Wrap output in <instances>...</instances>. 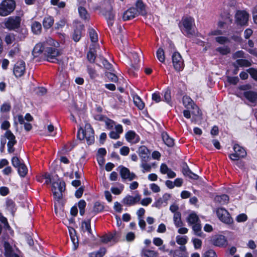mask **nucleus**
<instances>
[{
  "label": "nucleus",
  "instance_id": "obj_58",
  "mask_svg": "<svg viewBox=\"0 0 257 257\" xmlns=\"http://www.w3.org/2000/svg\"><path fill=\"white\" fill-rule=\"evenodd\" d=\"M11 109V105L10 102L4 103L1 107V111L3 112H9Z\"/></svg>",
  "mask_w": 257,
  "mask_h": 257
},
{
  "label": "nucleus",
  "instance_id": "obj_7",
  "mask_svg": "<svg viewBox=\"0 0 257 257\" xmlns=\"http://www.w3.org/2000/svg\"><path fill=\"white\" fill-rule=\"evenodd\" d=\"M21 18L19 16H10L6 19L4 23L5 27L9 30H14L20 28Z\"/></svg>",
  "mask_w": 257,
  "mask_h": 257
},
{
  "label": "nucleus",
  "instance_id": "obj_5",
  "mask_svg": "<svg viewBox=\"0 0 257 257\" xmlns=\"http://www.w3.org/2000/svg\"><path fill=\"white\" fill-rule=\"evenodd\" d=\"M66 190V184L62 178H58V180L52 183V190L53 197L58 200L61 199L63 197V192Z\"/></svg>",
  "mask_w": 257,
  "mask_h": 257
},
{
  "label": "nucleus",
  "instance_id": "obj_36",
  "mask_svg": "<svg viewBox=\"0 0 257 257\" xmlns=\"http://www.w3.org/2000/svg\"><path fill=\"white\" fill-rule=\"evenodd\" d=\"M78 13L80 18L84 20H89L90 18L89 14L86 9L80 6L78 9Z\"/></svg>",
  "mask_w": 257,
  "mask_h": 257
},
{
  "label": "nucleus",
  "instance_id": "obj_17",
  "mask_svg": "<svg viewBox=\"0 0 257 257\" xmlns=\"http://www.w3.org/2000/svg\"><path fill=\"white\" fill-rule=\"evenodd\" d=\"M118 168L120 169L119 174L122 179L132 181L137 178L136 175L133 172H131L127 168L121 165Z\"/></svg>",
  "mask_w": 257,
  "mask_h": 257
},
{
  "label": "nucleus",
  "instance_id": "obj_43",
  "mask_svg": "<svg viewBox=\"0 0 257 257\" xmlns=\"http://www.w3.org/2000/svg\"><path fill=\"white\" fill-rule=\"evenodd\" d=\"M173 219L174 224L176 227H179L183 225V222L181 220V214L180 212H177L174 215Z\"/></svg>",
  "mask_w": 257,
  "mask_h": 257
},
{
  "label": "nucleus",
  "instance_id": "obj_37",
  "mask_svg": "<svg viewBox=\"0 0 257 257\" xmlns=\"http://www.w3.org/2000/svg\"><path fill=\"white\" fill-rule=\"evenodd\" d=\"M106 249L105 247H100L96 251L89 253V257H103L106 253Z\"/></svg>",
  "mask_w": 257,
  "mask_h": 257
},
{
  "label": "nucleus",
  "instance_id": "obj_62",
  "mask_svg": "<svg viewBox=\"0 0 257 257\" xmlns=\"http://www.w3.org/2000/svg\"><path fill=\"white\" fill-rule=\"evenodd\" d=\"M15 40V36L12 34H7L5 38V41L7 45L11 44Z\"/></svg>",
  "mask_w": 257,
  "mask_h": 257
},
{
  "label": "nucleus",
  "instance_id": "obj_51",
  "mask_svg": "<svg viewBox=\"0 0 257 257\" xmlns=\"http://www.w3.org/2000/svg\"><path fill=\"white\" fill-rule=\"evenodd\" d=\"M143 255L146 257H157L158 252L150 250V249H143Z\"/></svg>",
  "mask_w": 257,
  "mask_h": 257
},
{
  "label": "nucleus",
  "instance_id": "obj_3",
  "mask_svg": "<svg viewBox=\"0 0 257 257\" xmlns=\"http://www.w3.org/2000/svg\"><path fill=\"white\" fill-rule=\"evenodd\" d=\"M77 138L81 141L85 139L88 145L94 144L95 141L94 131L91 125L89 123L85 124L84 130L80 127L78 130Z\"/></svg>",
  "mask_w": 257,
  "mask_h": 257
},
{
  "label": "nucleus",
  "instance_id": "obj_20",
  "mask_svg": "<svg viewBox=\"0 0 257 257\" xmlns=\"http://www.w3.org/2000/svg\"><path fill=\"white\" fill-rule=\"evenodd\" d=\"M137 16H138V15L137 13L136 8L132 7L123 13L122 15V20L124 21H129L133 19Z\"/></svg>",
  "mask_w": 257,
  "mask_h": 257
},
{
  "label": "nucleus",
  "instance_id": "obj_15",
  "mask_svg": "<svg viewBox=\"0 0 257 257\" xmlns=\"http://www.w3.org/2000/svg\"><path fill=\"white\" fill-rule=\"evenodd\" d=\"M235 17L236 23L240 26L245 25L248 20V14L245 11H238Z\"/></svg>",
  "mask_w": 257,
  "mask_h": 257
},
{
  "label": "nucleus",
  "instance_id": "obj_27",
  "mask_svg": "<svg viewBox=\"0 0 257 257\" xmlns=\"http://www.w3.org/2000/svg\"><path fill=\"white\" fill-rule=\"evenodd\" d=\"M46 47H45V46H44L42 43L37 44L34 47L32 51V54L34 57H38L43 52H44Z\"/></svg>",
  "mask_w": 257,
  "mask_h": 257
},
{
  "label": "nucleus",
  "instance_id": "obj_50",
  "mask_svg": "<svg viewBox=\"0 0 257 257\" xmlns=\"http://www.w3.org/2000/svg\"><path fill=\"white\" fill-rule=\"evenodd\" d=\"M216 51L222 55H226L230 53V49L227 46L219 47L216 49Z\"/></svg>",
  "mask_w": 257,
  "mask_h": 257
},
{
  "label": "nucleus",
  "instance_id": "obj_48",
  "mask_svg": "<svg viewBox=\"0 0 257 257\" xmlns=\"http://www.w3.org/2000/svg\"><path fill=\"white\" fill-rule=\"evenodd\" d=\"M157 59L161 63H164L165 61V52L163 48H159L156 52Z\"/></svg>",
  "mask_w": 257,
  "mask_h": 257
},
{
  "label": "nucleus",
  "instance_id": "obj_55",
  "mask_svg": "<svg viewBox=\"0 0 257 257\" xmlns=\"http://www.w3.org/2000/svg\"><path fill=\"white\" fill-rule=\"evenodd\" d=\"M176 242L181 245H184L187 242L188 237L187 236L177 235L176 236Z\"/></svg>",
  "mask_w": 257,
  "mask_h": 257
},
{
  "label": "nucleus",
  "instance_id": "obj_35",
  "mask_svg": "<svg viewBox=\"0 0 257 257\" xmlns=\"http://www.w3.org/2000/svg\"><path fill=\"white\" fill-rule=\"evenodd\" d=\"M32 32L35 35H39L42 32V26L40 22L35 21L31 26Z\"/></svg>",
  "mask_w": 257,
  "mask_h": 257
},
{
  "label": "nucleus",
  "instance_id": "obj_9",
  "mask_svg": "<svg viewBox=\"0 0 257 257\" xmlns=\"http://www.w3.org/2000/svg\"><path fill=\"white\" fill-rule=\"evenodd\" d=\"M216 214L219 219L224 223L229 224L233 222L230 214L224 208H218L216 209Z\"/></svg>",
  "mask_w": 257,
  "mask_h": 257
},
{
  "label": "nucleus",
  "instance_id": "obj_1",
  "mask_svg": "<svg viewBox=\"0 0 257 257\" xmlns=\"http://www.w3.org/2000/svg\"><path fill=\"white\" fill-rule=\"evenodd\" d=\"M194 20L190 16L183 17L178 24V27L184 36L191 38L195 35V30L193 28Z\"/></svg>",
  "mask_w": 257,
  "mask_h": 257
},
{
  "label": "nucleus",
  "instance_id": "obj_64",
  "mask_svg": "<svg viewBox=\"0 0 257 257\" xmlns=\"http://www.w3.org/2000/svg\"><path fill=\"white\" fill-rule=\"evenodd\" d=\"M247 71L252 79L257 81V69L253 68H250L247 70Z\"/></svg>",
  "mask_w": 257,
  "mask_h": 257
},
{
  "label": "nucleus",
  "instance_id": "obj_63",
  "mask_svg": "<svg viewBox=\"0 0 257 257\" xmlns=\"http://www.w3.org/2000/svg\"><path fill=\"white\" fill-rule=\"evenodd\" d=\"M131 67L128 69L127 72L128 74L132 77H136L138 76V72L139 69H136L135 66H130Z\"/></svg>",
  "mask_w": 257,
  "mask_h": 257
},
{
  "label": "nucleus",
  "instance_id": "obj_25",
  "mask_svg": "<svg viewBox=\"0 0 257 257\" xmlns=\"http://www.w3.org/2000/svg\"><path fill=\"white\" fill-rule=\"evenodd\" d=\"M164 144L168 147L172 148L175 145L174 140L170 137L166 132H163L161 134Z\"/></svg>",
  "mask_w": 257,
  "mask_h": 257
},
{
  "label": "nucleus",
  "instance_id": "obj_10",
  "mask_svg": "<svg viewBox=\"0 0 257 257\" xmlns=\"http://www.w3.org/2000/svg\"><path fill=\"white\" fill-rule=\"evenodd\" d=\"M209 241L210 244L219 247H225L227 244L226 238L221 234H215L211 236Z\"/></svg>",
  "mask_w": 257,
  "mask_h": 257
},
{
  "label": "nucleus",
  "instance_id": "obj_49",
  "mask_svg": "<svg viewBox=\"0 0 257 257\" xmlns=\"http://www.w3.org/2000/svg\"><path fill=\"white\" fill-rule=\"evenodd\" d=\"M86 205V203L83 199L79 200L78 202V207L79 209V213L81 216H83L84 214Z\"/></svg>",
  "mask_w": 257,
  "mask_h": 257
},
{
  "label": "nucleus",
  "instance_id": "obj_54",
  "mask_svg": "<svg viewBox=\"0 0 257 257\" xmlns=\"http://www.w3.org/2000/svg\"><path fill=\"white\" fill-rule=\"evenodd\" d=\"M105 76L109 79V81L111 82L116 83L118 81V78L117 76L112 72H106Z\"/></svg>",
  "mask_w": 257,
  "mask_h": 257
},
{
  "label": "nucleus",
  "instance_id": "obj_14",
  "mask_svg": "<svg viewBox=\"0 0 257 257\" xmlns=\"http://www.w3.org/2000/svg\"><path fill=\"white\" fill-rule=\"evenodd\" d=\"M5 137L9 140L7 144L8 152L12 153L15 151L14 146L17 143L15 135L11 131H7L5 133Z\"/></svg>",
  "mask_w": 257,
  "mask_h": 257
},
{
  "label": "nucleus",
  "instance_id": "obj_21",
  "mask_svg": "<svg viewBox=\"0 0 257 257\" xmlns=\"http://www.w3.org/2000/svg\"><path fill=\"white\" fill-rule=\"evenodd\" d=\"M135 6L136 10H137V13L138 15L145 16L147 15L146 5L144 4L142 0H137L136 2Z\"/></svg>",
  "mask_w": 257,
  "mask_h": 257
},
{
  "label": "nucleus",
  "instance_id": "obj_28",
  "mask_svg": "<svg viewBox=\"0 0 257 257\" xmlns=\"http://www.w3.org/2000/svg\"><path fill=\"white\" fill-rule=\"evenodd\" d=\"M130 60V66H135L136 69H140V59L138 54L135 52L132 53Z\"/></svg>",
  "mask_w": 257,
  "mask_h": 257
},
{
  "label": "nucleus",
  "instance_id": "obj_18",
  "mask_svg": "<svg viewBox=\"0 0 257 257\" xmlns=\"http://www.w3.org/2000/svg\"><path fill=\"white\" fill-rule=\"evenodd\" d=\"M141 162H148L151 159V152L150 150L145 146H141L137 151Z\"/></svg>",
  "mask_w": 257,
  "mask_h": 257
},
{
  "label": "nucleus",
  "instance_id": "obj_34",
  "mask_svg": "<svg viewBox=\"0 0 257 257\" xmlns=\"http://www.w3.org/2000/svg\"><path fill=\"white\" fill-rule=\"evenodd\" d=\"M233 149L234 152L236 153L240 158H244L246 156V152L245 149L238 144H234Z\"/></svg>",
  "mask_w": 257,
  "mask_h": 257
},
{
  "label": "nucleus",
  "instance_id": "obj_40",
  "mask_svg": "<svg viewBox=\"0 0 257 257\" xmlns=\"http://www.w3.org/2000/svg\"><path fill=\"white\" fill-rule=\"evenodd\" d=\"M87 72L91 79H95L98 76V74L97 73V71L95 70L94 67H93L91 66L88 65L87 66Z\"/></svg>",
  "mask_w": 257,
  "mask_h": 257
},
{
  "label": "nucleus",
  "instance_id": "obj_11",
  "mask_svg": "<svg viewBox=\"0 0 257 257\" xmlns=\"http://www.w3.org/2000/svg\"><path fill=\"white\" fill-rule=\"evenodd\" d=\"M181 172L184 177L188 178L193 180H197L199 178V176L196 174L193 173L189 168L188 164L186 162H183L181 165Z\"/></svg>",
  "mask_w": 257,
  "mask_h": 257
},
{
  "label": "nucleus",
  "instance_id": "obj_59",
  "mask_svg": "<svg viewBox=\"0 0 257 257\" xmlns=\"http://www.w3.org/2000/svg\"><path fill=\"white\" fill-rule=\"evenodd\" d=\"M18 33V37L20 40L24 39L28 35V31L26 29L22 28Z\"/></svg>",
  "mask_w": 257,
  "mask_h": 257
},
{
  "label": "nucleus",
  "instance_id": "obj_53",
  "mask_svg": "<svg viewBox=\"0 0 257 257\" xmlns=\"http://www.w3.org/2000/svg\"><path fill=\"white\" fill-rule=\"evenodd\" d=\"M12 165L14 167L17 168L22 164L24 162L22 160H21L17 156H14L12 158L11 160Z\"/></svg>",
  "mask_w": 257,
  "mask_h": 257
},
{
  "label": "nucleus",
  "instance_id": "obj_31",
  "mask_svg": "<svg viewBox=\"0 0 257 257\" xmlns=\"http://www.w3.org/2000/svg\"><path fill=\"white\" fill-rule=\"evenodd\" d=\"M162 94H163L164 99L163 100L164 101L166 102L169 105L172 106V101L171 95V90L168 87L162 91Z\"/></svg>",
  "mask_w": 257,
  "mask_h": 257
},
{
  "label": "nucleus",
  "instance_id": "obj_4",
  "mask_svg": "<svg viewBox=\"0 0 257 257\" xmlns=\"http://www.w3.org/2000/svg\"><path fill=\"white\" fill-rule=\"evenodd\" d=\"M60 54V52L54 47H46L44 50V55L46 57L47 61L51 63H57L59 65L63 63L62 59L57 58V57Z\"/></svg>",
  "mask_w": 257,
  "mask_h": 257
},
{
  "label": "nucleus",
  "instance_id": "obj_23",
  "mask_svg": "<svg viewBox=\"0 0 257 257\" xmlns=\"http://www.w3.org/2000/svg\"><path fill=\"white\" fill-rule=\"evenodd\" d=\"M4 255L5 257H14L15 254H18L15 253L12 246L8 241H5L4 243Z\"/></svg>",
  "mask_w": 257,
  "mask_h": 257
},
{
  "label": "nucleus",
  "instance_id": "obj_52",
  "mask_svg": "<svg viewBox=\"0 0 257 257\" xmlns=\"http://www.w3.org/2000/svg\"><path fill=\"white\" fill-rule=\"evenodd\" d=\"M237 65L240 67H249L251 66V63L246 59H240L236 61Z\"/></svg>",
  "mask_w": 257,
  "mask_h": 257
},
{
  "label": "nucleus",
  "instance_id": "obj_61",
  "mask_svg": "<svg viewBox=\"0 0 257 257\" xmlns=\"http://www.w3.org/2000/svg\"><path fill=\"white\" fill-rule=\"evenodd\" d=\"M215 41L221 45H223L226 43L229 42L228 39L224 36H218L215 38Z\"/></svg>",
  "mask_w": 257,
  "mask_h": 257
},
{
  "label": "nucleus",
  "instance_id": "obj_56",
  "mask_svg": "<svg viewBox=\"0 0 257 257\" xmlns=\"http://www.w3.org/2000/svg\"><path fill=\"white\" fill-rule=\"evenodd\" d=\"M85 225V230L89 233H92V230L91 228V219H88L87 220H84L82 222V227H83V225Z\"/></svg>",
  "mask_w": 257,
  "mask_h": 257
},
{
  "label": "nucleus",
  "instance_id": "obj_2",
  "mask_svg": "<svg viewBox=\"0 0 257 257\" xmlns=\"http://www.w3.org/2000/svg\"><path fill=\"white\" fill-rule=\"evenodd\" d=\"M100 12L104 17L109 28L113 26L115 18V13L113 11V6L110 1H108L104 3V6L100 7Z\"/></svg>",
  "mask_w": 257,
  "mask_h": 257
},
{
  "label": "nucleus",
  "instance_id": "obj_29",
  "mask_svg": "<svg viewBox=\"0 0 257 257\" xmlns=\"http://www.w3.org/2000/svg\"><path fill=\"white\" fill-rule=\"evenodd\" d=\"M243 96L250 102L254 103L257 100V92L255 91L251 90L244 91Z\"/></svg>",
  "mask_w": 257,
  "mask_h": 257
},
{
  "label": "nucleus",
  "instance_id": "obj_39",
  "mask_svg": "<svg viewBox=\"0 0 257 257\" xmlns=\"http://www.w3.org/2000/svg\"><path fill=\"white\" fill-rule=\"evenodd\" d=\"M134 102L135 105L140 110H143L145 107V103L142 101V99L138 95H136L134 97Z\"/></svg>",
  "mask_w": 257,
  "mask_h": 257
},
{
  "label": "nucleus",
  "instance_id": "obj_38",
  "mask_svg": "<svg viewBox=\"0 0 257 257\" xmlns=\"http://www.w3.org/2000/svg\"><path fill=\"white\" fill-rule=\"evenodd\" d=\"M6 206L8 209L14 214L17 210L15 202L11 199H8L6 201Z\"/></svg>",
  "mask_w": 257,
  "mask_h": 257
},
{
  "label": "nucleus",
  "instance_id": "obj_19",
  "mask_svg": "<svg viewBox=\"0 0 257 257\" xmlns=\"http://www.w3.org/2000/svg\"><path fill=\"white\" fill-rule=\"evenodd\" d=\"M125 138L127 142L134 144L138 143L140 141V136L132 130H130L125 133Z\"/></svg>",
  "mask_w": 257,
  "mask_h": 257
},
{
  "label": "nucleus",
  "instance_id": "obj_45",
  "mask_svg": "<svg viewBox=\"0 0 257 257\" xmlns=\"http://www.w3.org/2000/svg\"><path fill=\"white\" fill-rule=\"evenodd\" d=\"M104 210V205L99 201H96L94 203L93 212L94 214H96L99 212L103 211Z\"/></svg>",
  "mask_w": 257,
  "mask_h": 257
},
{
  "label": "nucleus",
  "instance_id": "obj_16",
  "mask_svg": "<svg viewBox=\"0 0 257 257\" xmlns=\"http://www.w3.org/2000/svg\"><path fill=\"white\" fill-rule=\"evenodd\" d=\"M141 200V195L137 194L135 196L130 195H127L124 197L121 201L123 204L131 206H133L139 203Z\"/></svg>",
  "mask_w": 257,
  "mask_h": 257
},
{
  "label": "nucleus",
  "instance_id": "obj_8",
  "mask_svg": "<svg viewBox=\"0 0 257 257\" xmlns=\"http://www.w3.org/2000/svg\"><path fill=\"white\" fill-rule=\"evenodd\" d=\"M172 63L174 69L177 72L182 71L184 68V63L183 58L178 51L173 52L172 56Z\"/></svg>",
  "mask_w": 257,
  "mask_h": 257
},
{
  "label": "nucleus",
  "instance_id": "obj_47",
  "mask_svg": "<svg viewBox=\"0 0 257 257\" xmlns=\"http://www.w3.org/2000/svg\"><path fill=\"white\" fill-rule=\"evenodd\" d=\"M192 229L196 235L202 237L203 232L201 231V225L199 223L193 224Z\"/></svg>",
  "mask_w": 257,
  "mask_h": 257
},
{
  "label": "nucleus",
  "instance_id": "obj_13",
  "mask_svg": "<svg viewBox=\"0 0 257 257\" xmlns=\"http://www.w3.org/2000/svg\"><path fill=\"white\" fill-rule=\"evenodd\" d=\"M26 70L25 62L23 60L18 61L14 65L13 73L17 77H20L24 75Z\"/></svg>",
  "mask_w": 257,
  "mask_h": 257
},
{
  "label": "nucleus",
  "instance_id": "obj_6",
  "mask_svg": "<svg viewBox=\"0 0 257 257\" xmlns=\"http://www.w3.org/2000/svg\"><path fill=\"white\" fill-rule=\"evenodd\" d=\"M14 0H3L0 4V16L5 17L11 14L16 8Z\"/></svg>",
  "mask_w": 257,
  "mask_h": 257
},
{
  "label": "nucleus",
  "instance_id": "obj_26",
  "mask_svg": "<svg viewBox=\"0 0 257 257\" xmlns=\"http://www.w3.org/2000/svg\"><path fill=\"white\" fill-rule=\"evenodd\" d=\"M186 248L184 246H180L179 248L175 250H171L169 251V255L173 254V257H187L185 253Z\"/></svg>",
  "mask_w": 257,
  "mask_h": 257
},
{
  "label": "nucleus",
  "instance_id": "obj_24",
  "mask_svg": "<svg viewBox=\"0 0 257 257\" xmlns=\"http://www.w3.org/2000/svg\"><path fill=\"white\" fill-rule=\"evenodd\" d=\"M69 231L70 238L73 245V249L76 250L79 246V240L78 236L76 235V231L73 228H71Z\"/></svg>",
  "mask_w": 257,
  "mask_h": 257
},
{
  "label": "nucleus",
  "instance_id": "obj_33",
  "mask_svg": "<svg viewBox=\"0 0 257 257\" xmlns=\"http://www.w3.org/2000/svg\"><path fill=\"white\" fill-rule=\"evenodd\" d=\"M117 233L115 231L114 233L105 234L101 237V241L104 243H107L112 240H114V237L116 236Z\"/></svg>",
  "mask_w": 257,
  "mask_h": 257
},
{
  "label": "nucleus",
  "instance_id": "obj_30",
  "mask_svg": "<svg viewBox=\"0 0 257 257\" xmlns=\"http://www.w3.org/2000/svg\"><path fill=\"white\" fill-rule=\"evenodd\" d=\"M229 196L226 194L216 195L214 197V202L220 205H225L229 202Z\"/></svg>",
  "mask_w": 257,
  "mask_h": 257
},
{
  "label": "nucleus",
  "instance_id": "obj_22",
  "mask_svg": "<svg viewBox=\"0 0 257 257\" xmlns=\"http://www.w3.org/2000/svg\"><path fill=\"white\" fill-rule=\"evenodd\" d=\"M183 104H184L185 106L186 107H187V108H192L194 109L195 107H196L197 108V115H201V111L199 109L198 107L196 105V104L194 103V101L190 98V97H183Z\"/></svg>",
  "mask_w": 257,
  "mask_h": 257
},
{
  "label": "nucleus",
  "instance_id": "obj_57",
  "mask_svg": "<svg viewBox=\"0 0 257 257\" xmlns=\"http://www.w3.org/2000/svg\"><path fill=\"white\" fill-rule=\"evenodd\" d=\"M227 81L230 84L236 85L239 82V78L237 76H227Z\"/></svg>",
  "mask_w": 257,
  "mask_h": 257
},
{
  "label": "nucleus",
  "instance_id": "obj_41",
  "mask_svg": "<svg viewBox=\"0 0 257 257\" xmlns=\"http://www.w3.org/2000/svg\"><path fill=\"white\" fill-rule=\"evenodd\" d=\"M187 221L189 224L193 225L197 223L199 221V219L196 213H191L188 215Z\"/></svg>",
  "mask_w": 257,
  "mask_h": 257
},
{
  "label": "nucleus",
  "instance_id": "obj_12",
  "mask_svg": "<svg viewBox=\"0 0 257 257\" xmlns=\"http://www.w3.org/2000/svg\"><path fill=\"white\" fill-rule=\"evenodd\" d=\"M84 31V25L81 22H77L74 26L73 32L72 33V39L75 42L80 41L82 32Z\"/></svg>",
  "mask_w": 257,
  "mask_h": 257
},
{
  "label": "nucleus",
  "instance_id": "obj_46",
  "mask_svg": "<svg viewBox=\"0 0 257 257\" xmlns=\"http://www.w3.org/2000/svg\"><path fill=\"white\" fill-rule=\"evenodd\" d=\"M95 50L94 49H90L87 54V58L88 61L91 63H94L96 57L95 53Z\"/></svg>",
  "mask_w": 257,
  "mask_h": 257
},
{
  "label": "nucleus",
  "instance_id": "obj_42",
  "mask_svg": "<svg viewBox=\"0 0 257 257\" xmlns=\"http://www.w3.org/2000/svg\"><path fill=\"white\" fill-rule=\"evenodd\" d=\"M17 168L18 170V173L21 177H24L26 176L28 170L26 165L24 163H23Z\"/></svg>",
  "mask_w": 257,
  "mask_h": 257
},
{
  "label": "nucleus",
  "instance_id": "obj_32",
  "mask_svg": "<svg viewBox=\"0 0 257 257\" xmlns=\"http://www.w3.org/2000/svg\"><path fill=\"white\" fill-rule=\"evenodd\" d=\"M54 20L52 16L45 17L42 22L44 28L45 29H50L54 24Z\"/></svg>",
  "mask_w": 257,
  "mask_h": 257
},
{
  "label": "nucleus",
  "instance_id": "obj_60",
  "mask_svg": "<svg viewBox=\"0 0 257 257\" xmlns=\"http://www.w3.org/2000/svg\"><path fill=\"white\" fill-rule=\"evenodd\" d=\"M203 257H217V255L213 249H209L205 251L203 254Z\"/></svg>",
  "mask_w": 257,
  "mask_h": 257
},
{
  "label": "nucleus",
  "instance_id": "obj_44",
  "mask_svg": "<svg viewBox=\"0 0 257 257\" xmlns=\"http://www.w3.org/2000/svg\"><path fill=\"white\" fill-rule=\"evenodd\" d=\"M88 33L90 39L92 42L95 43L98 41V35L96 31L92 28L88 29Z\"/></svg>",
  "mask_w": 257,
  "mask_h": 257
}]
</instances>
